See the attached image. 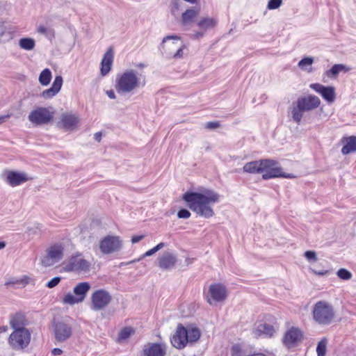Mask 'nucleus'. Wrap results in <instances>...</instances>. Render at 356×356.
Masks as SVG:
<instances>
[{
    "label": "nucleus",
    "mask_w": 356,
    "mask_h": 356,
    "mask_svg": "<svg viewBox=\"0 0 356 356\" xmlns=\"http://www.w3.org/2000/svg\"><path fill=\"white\" fill-rule=\"evenodd\" d=\"M219 199L220 195L213 191H207L204 193L186 192L183 195V200L187 202L188 207L197 214L206 218L214 215L210 205L218 202Z\"/></svg>",
    "instance_id": "f257e3e1"
},
{
    "label": "nucleus",
    "mask_w": 356,
    "mask_h": 356,
    "mask_svg": "<svg viewBox=\"0 0 356 356\" xmlns=\"http://www.w3.org/2000/svg\"><path fill=\"white\" fill-rule=\"evenodd\" d=\"M277 162L272 159H261L245 163L243 170L247 173H263L262 178L268 179L275 177L293 178L295 176L291 174L282 172V168L277 167Z\"/></svg>",
    "instance_id": "f03ea898"
},
{
    "label": "nucleus",
    "mask_w": 356,
    "mask_h": 356,
    "mask_svg": "<svg viewBox=\"0 0 356 356\" xmlns=\"http://www.w3.org/2000/svg\"><path fill=\"white\" fill-rule=\"evenodd\" d=\"M140 78L136 71L127 70L117 75L115 88L119 94L131 93L140 87Z\"/></svg>",
    "instance_id": "7ed1b4c3"
},
{
    "label": "nucleus",
    "mask_w": 356,
    "mask_h": 356,
    "mask_svg": "<svg viewBox=\"0 0 356 356\" xmlns=\"http://www.w3.org/2000/svg\"><path fill=\"white\" fill-rule=\"evenodd\" d=\"M312 316L316 323L322 325H330L335 318L334 307L325 300H319L313 307Z\"/></svg>",
    "instance_id": "20e7f679"
},
{
    "label": "nucleus",
    "mask_w": 356,
    "mask_h": 356,
    "mask_svg": "<svg viewBox=\"0 0 356 356\" xmlns=\"http://www.w3.org/2000/svg\"><path fill=\"white\" fill-rule=\"evenodd\" d=\"M54 116V111L51 108L38 107L29 113L28 119L33 125L40 126L48 124Z\"/></svg>",
    "instance_id": "39448f33"
},
{
    "label": "nucleus",
    "mask_w": 356,
    "mask_h": 356,
    "mask_svg": "<svg viewBox=\"0 0 356 356\" xmlns=\"http://www.w3.org/2000/svg\"><path fill=\"white\" fill-rule=\"evenodd\" d=\"M52 326L55 340L58 343L66 341L72 335V326L66 321H54Z\"/></svg>",
    "instance_id": "423d86ee"
},
{
    "label": "nucleus",
    "mask_w": 356,
    "mask_h": 356,
    "mask_svg": "<svg viewBox=\"0 0 356 356\" xmlns=\"http://www.w3.org/2000/svg\"><path fill=\"white\" fill-rule=\"evenodd\" d=\"M31 341V333L28 329H17L10 335L9 343L17 350L23 349L28 346Z\"/></svg>",
    "instance_id": "0eeeda50"
},
{
    "label": "nucleus",
    "mask_w": 356,
    "mask_h": 356,
    "mask_svg": "<svg viewBox=\"0 0 356 356\" xmlns=\"http://www.w3.org/2000/svg\"><path fill=\"white\" fill-rule=\"evenodd\" d=\"M91 309L94 311H100L105 309L111 302V293L105 289L95 291L90 297Z\"/></svg>",
    "instance_id": "6e6552de"
},
{
    "label": "nucleus",
    "mask_w": 356,
    "mask_h": 356,
    "mask_svg": "<svg viewBox=\"0 0 356 356\" xmlns=\"http://www.w3.org/2000/svg\"><path fill=\"white\" fill-rule=\"evenodd\" d=\"M90 268L91 262L85 259L80 254L72 257L66 266L67 270L78 273H88L90 270Z\"/></svg>",
    "instance_id": "1a4fd4ad"
},
{
    "label": "nucleus",
    "mask_w": 356,
    "mask_h": 356,
    "mask_svg": "<svg viewBox=\"0 0 356 356\" xmlns=\"http://www.w3.org/2000/svg\"><path fill=\"white\" fill-rule=\"evenodd\" d=\"M227 298V290L225 286L220 284L210 285L206 298L209 305L222 302Z\"/></svg>",
    "instance_id": "9d476101"
},
{
    "label": "nucleus",
    "mask_w": 356,
    "mask_h": 356,
    "mask_svg": "<svg viewBox=\"0 0 356 356\" xmlns=\"http://www.w3.org/2000/svg\"><path fill=\"white\" fill-rule=\"evenodd\" d=\"M63 256V248L61 245L56 244L51 246L46 256L42 259V264L44 266H51L59 261Z\"/></svg>",
    "instance_id": "9b49d317"
},
{
    "label": "nucleus",
    "mask_w": 356,
    "mask_h": 356,
    "mask_svg": "<svg viewBox=\"0 0 356 356\" xmlns=\"http://www.w3.org/2000/svg\"><path fill=\"white\" fill-rule=\"evenodd\" d=\"M121 248V242L118 237L107 236L99 243V249L104 254H111L118 251Z\"/></svg>",
    "instance_id": "f8f14e48"
},
{
    "label": "nucleus",
    "mask_w": 356,
    "mask_h": 356,
    "mask_svg": "<svg viewBox=\"0 0 356 356\" xmlns=\"http://www.w3.org/2000/svg\"><path fill=\"white\" fill-rule=\"evenodd\" d=\"M177 262V256L170 251H165L157 258L158 266L163 270L173 269Z\"/></svg>",
    "instance_id": "ddd939ff"
},
{
    "label": "nucleus",
    "mask_w": 356,
    "mask_h": 356,
    "mask_svg": "<svg viewBox=\"0 0 356 356\" xmlns=\"http://www.w3.org/2000/svg\"><path fill=\"white\" fill-rule=\"evenodd\" d=\"M5 181L11 186H19L30 179L27 174L23 172L6 170L3 172Z\"/></svg>",
    "instance_id": "4468645a"
},
{
    "label": "nucleus",
    "mask_w": 356,
    "mask_h": 356,
    "mask_svg": "<svg viewBox=\"0 0 356 356\" xmlns=\"http://www.w3.org/2000/svg\"><path fill=\"white\" fill-rule=\"evenodd\" d=\"M309 87L320 94L328 104H331L334 101L336 95L334 87L325 86L320 83H312Z\"/></svg>",
    "instance_id": "2eb2a0df"
},
{
    "label": "nucleus",
    "mask_w": 356,
    "mask_h": 356,
    "mask_svg": "<svg viewBox=\"0 0 356 356\" xmlns=\"http://www.w3.org/2000/svg\"><path fill=\"white\" fill-rule=\"evenodd\" d=\"M79 123V118L76 115L70 113H63L60 120L57 122V127L65 130H74Z\"/></svg>",
    "instance_id": "dca6fc26"
},
{
    "label": "nucleus",
    "mask_w": 356,
    "mask_h": 356,
    "mask_svg": "<svg viewBox=\"0 0 356 356\" xmlns=\"http://www.w3.org/2000/svg\"><path fill=\"white\" fill-rule=\"evenodd\" d=\"M297 103L299 104L300 108L306 112L318 107L321 104V100L316 96L308 95L307 97L298 98Z\"/></svg>",
    "instance_id": "f3484780"
},
{
    "label": "nucleus",
    "mask_w": 356,
    "mask_h": 356,
    "mask_svg": "<svg viewBox=\"0 0 356 356\" xmlns=\"http://www.w3.org/2000/svg\"><path fill=\"white\" fill-rule=\"evenodd\" d=\"M170 341L172 345L176 348H184L188 344L185 327L181 325H179Z\"/></svg>",
    "instance_id": "a211bd4d"
},
{
    "label": "nucleus",
    "mask_w": 356,
    "mask_h": 356,
    "mask_svg": "<svg viewBox=\"0 0 356 356\" xmlns=\"http://www.w3.org/2000/svg\"><path fill=\"white\" fill-rule=\"evenodd\" d=\"M274 333L275 329L273 326L265 323H260L255 325L254 327L252 329V334L256 338L262 336L271 337L273 336Z\"/></svg>",
    "instance_id": "6ab92c4d"
},
{
    "label": "nucleus",
    "mask_w": 356,
    "mask_h": 356,
    "mask_svg": "<svg viewBox=\"0 0 356 356\" xmlns=\"http://www.w3.org/2000/svg\"><path fill=\"white\" fill-rule=\"evenodd\" d=\"M113 50L110 47L104 54L101 62L100 73L102 76L107 75L111 71L113 61Z\"/></svg>",
    "instance_id": "aec40b11"
},
{
    "label": "nucleus",
    "mask_w": 356,
    "mask_h": 356,
    "mask_svg": "<svg viewBox=\"0 0 356 356\" xmlns=\"http://www.w3.org/2000/svg\"><path fill=\"white\" fill-rule=\"evenodd\" d=\"M143 356H165V347L160 343H148L143 348Z\"/></svg>",
    "instance_id": "412c9836"
},
{
    "label": "nucleus",
    "mask_w": 356,
    "mask_h": 356,
    "mask_svg": "<svg viewBox=\"0 0 356 356\" xmlns=\"http://www.w3.org/2000/svg\"><path fill=\"white\" fill-rule=\"evenodd\" d=\"M302 334L299 328L292 327L285 334L283 342L287 346L296 343V342L301 340Z\"/></svg>",
    "instance_id": "4be33fe9"
},
{
    "label": "nucleus",
    "mask_w": 356,
    "mask_h": 356,
    "mask_svg": "<svg viewBox=\"0 0 356 356\" xmlns=\"http://www.w3.org/2000/svg\"><path fill=\"white\" fill-rule=\"evenodd\" d=\"M200 8L194 7L187 9L181 15V23L184 26H188L195 22L196 18L200 15Z\"/></svg>",
    "instance_id": "5701e85b"
},
{
    "label": "nucleus",
    "mask_w": 356,
    "mask_h": 356,
    "mask_svg": "<svg viewBox=\"0 0 356 356\" xmlns=\"http://www.w3.org/2000/svg\"><path fill=\"white\" fill-rule=\"evenodd\" d=\"M27 324L26 316L24 314L19 312L10 316V325L14 330L17 329H26L25 326Z\"/></svg>",
    "instance_id": "b1692460"
},
{
    "label": "nucleus",
    "mask_w": 356,
    "mask_h": 356,
    "mask_svg": "<svg viewBox=\"0 0 356 356\" xmlns=\"http://www.w3.org/2000/svg\"><path fill=\"white\" fill-rule=\"evenodd\" d=\"M90 288L91 285L89 282H80L74 287L73 292L82 302L85 300L86 295L90 291Z\"/></svg>",
    "instance_id": "393cba45"
},
{
    "label": "nucleus",
    "mask_w": 356,
    "mask_h": 356,
    "mask_svg": "<svg viewBox=\"0 0 356 356\" xmlns=\"http://www.w3.org/2000/svg\"><path fill=\"white\" fill-rule=\"evenodd\" d=\"M180 38L177 35H168L163 39L161 47L165 52L166 47H170V49L175 52L177 46L180 44Z\"/></svg>",
    "instance_id": "a878e982"
},
{
    "label": "nucleus",
    "mask_w": 356,
    "mask_h": 356,
    "mask_svg": "<svg viewBox=\"0 0 356 356\" xmlns=\"http://www.w3.org/2000/svg\"><path fill=\"white\" fill-rule=\"evenodd\" d=\"M343 143H346L341 149V153L344 155L356 152V136H352L343 138Z\"/></svg>",
    "instance_id": "bb28decb"
},
{
    "label": "nucleus",
    "mask_w": 356,
    "mask_h": 356,
    "mask_svg": "<svg viewBox=\"0 0 356 356\" xmlns=\"http://www.w3.org/2000/svg\"><path fill=\"white\" fill-rule=\"evenodd\" d=\"M217 21L213 17H205L201 18L197 23V26L204 31L216 26Z\"/></svg>",
    "instance_id": "cd10ccee"
},
{
    "label": "nucleus",
    "mask_w": 356,
    "mask_h": 356,
    "mask_svg": "<svg viewBox=\"0 0 356 356\" xmlns=\"http://www.w3.org/2000/svg\"><path fill=\"white\" fill-rule=\"evenodd\" d=\"M188 343H193L198 341L200 337V331L198 328L194 327H188L185 328Z\"/></svg>",
    "instance_id": "c85d7f7f"
},
{
    "label": "nucleus",
    "mask_w": 356,
    "mask_h": 356,
    "mask_svg": "<svg viewBox=\"0 0 356 356\" xmlns=\"http://www.w3.org/2000/svg\"><path fill=\"white\" fill-rule=\"evenodd\" d=\"M350 70V68L346 65L343 64H335L334 65L330 70L325 72V74L329 78H335L340 72L345 71L348 72Z\"/></svg>",
    "instance_id": "c756f323"
},
{
    "label": "nucleus",
    "mask_w": 356,
    "mask_h": 356,
    "mask_svg": "<svg viewBox=\"0 0 356 356\" xmlns=\"http://www.w3.org/2000/svg\"><path fill=\"white\" fill-rule=\"evenodd\" d=\"M185 48V45L181 42L179 46H177V50L175 52H173L172 49H170V47H166L165 54L168 56L172 57L175 59H179L183 58L184 56V49Z\"/></svg>",
    "instance_id": "7c9ffc66"
},
{
    "label": "nucleus",
    "mask_w": 356,
    "mask_h": 356,
    "mask_svg": "<svg viewBox=\"0 0 356 356\" xmlns=\"http://www.w3.org/2000/svg\"><path fill=\"white\" fill-rule=\"evenodd\" d=\"M19 45L21 49L31 51L33 50L35 46V42L33 38H24L19 40Z\"/></svg>",
    "instance_id": "2f4dec72"
},
{
    "label": "nucleus",
    "mask_w": 356,
    "mask_h": 356,
    "mask_svg": "<svg viewBox=\"0 0 356 356\" xmlns=\"http://www.w3.org/2000/svg\"><path fill=\"white\" fill-rule=\"evenodd\" d=\"M29 281V277L27 276H23L21 278H10L8 280L6 283V286H10V285H19L22 286H25Z\"/></svg>",
    "instance_id": "473e14b6"
},
{
    "label": "nucleus",
    "mask_w": 356,
    "mask_h": 356,
    "mask_svg": "<svg viewBox=\"0 0 356 356\" xmlns=\"http://www.w3.org/2000/svg\"><path fill=\"white\" fill-rule=\"evenodd\" d=\"M51 72L46 68L42 70L39 76V82L42 86H47L51 79Z\"/></svg>",
    "instance_id": "72a5a7b5"
},
{
    "label": "nucleus",
    "mask_w": 356,
    "mask_h": 356,
    "mask_svg": "<svg viewBox=\"0 0 356 356\" xmlns=\"http://www.w3.org/2000/svg\"><path fill=\"white\" fill-rule=\"evenodd\" d=\"M304 112V110H302L300 108L299 104L297 103V105L296 106H293L291 110L293 120L297 123H300L302 118Z\"/></svg>",
    "instance_id": "f704fd0d"
},
{
    "label": "nucleus",
    "mask_w": 356,
    "mask_h": 356,
    "mask_svg": "<svg viewBox=\"0 0 356 356\" xmlns=\"http://www.w3.org/2000/svg\"><path fill=\"white\" fill-rule=\"evenodd\" d=\"M327 339L323 337L316 347L317 356H325L327 350Z\"/></svg>",
    "instance_id": "c9c22d12"
},
{
    "label": "nucleus",
    "mask_w": 356,
    "mask_h": 356,
    "mask_svg": "<svg viewBox=\"0 0 356 356\" xmlns=\"http://www.w3.org/2000/svg\"><path fill=\"white\" fill-rule=\"evenodd\" d=\"M134 333V330L130 327H126L120 330L118 334V340L124 341L127 339Z\"/></svg>",
    "instance_id": "e433bc0d"
},
{
    "label": "nucleus",
    "mask_w": 356,
    "mask_h": 356,
    "mask_svg": "<svg viewBox=\"0 0 356 356\" xmlns=\"http://www.w3.org/2000/svg\"><path fill=\"white\" fill-rule=\"evenodd\" d=\"M314 63V59L312 57H306L300 60L298 63V67L303 70L309 72L310 70L307 67H311Z\"/></svg>",
    "instance_id": "4c0bfd02"
},
{
    "label": "nucleus",
    "mask_w": 356,
    "mask_h": 356,
    "mask_svg": "<svg viewBox=\"0 0 356 356\" xmlns=\"http://www.w3.org/2000/svg\"><path fill=\"white\" fill-rule=\"evenodd\" d=\"M63 302L64 303H65V304H68V305H70L81 302L79 300V298H77L76 296L72 295L70 293H67L64 296V298L63 299Z\"/></svg>",
    "instance_id": "58836bf2"
},
{
    "label": "nucleus",
    "mask_w": 356,
    "mask_h": 356,
    "mask_svg": "<svg viewBox=\"0 0 356 356\" xmlns=\"http://www.w3.org/2000/svg\"><path fill=\"white\" fill-rule=\"evenodd\" d=\"M337 276L343 280H349L352 278V273L345 268H340L337 272Z\"/></svg>",
    "instance_id": "ea45409f"
},
{
    "label": "nucleus",
    "mask_w": 356,
    "mask_h": 356,
    "mask_svg": "<svg viewBox=\"0 0 356 356\" xmlns=\"http://www.w3.org/2000/svg\"><path fill=\"white\" fill-rule=\"evenodd\" d=\"M63 85V78L61 76H56L52 83L51 88L58 92Z\"/></svg>",
    "instance_id": "a19ab883"
},
{
    "label": "nucleus",
    "mask_w": 356,
    "mask_h": 356,
    "mask_svg": "<svg viewBox=\"0 0 356 356\" xmlns=\"http://www.w3.org/2000/svg\"><path fill=\"white\" fill-rule=\"evenodd\" d=\"M282 3V0H269L267 8L269 10L278 8Z\"/></svg>",
    "instance_id": "79ce46f5"
},
{
    "label": "nucleus",
    "mask_w": 356,
    "mask_h": 356,
    "mask_svg": "<svg viewBox=\"0 0 356 356\" xmlns=\"http://www.w3.org/2000/svg\"><path fill=\"white\" fill-rule=\"evenodd\" d=\"M58 92L56 91V90H54V88H52L51 87L47 90H44L41 95L42 97L45 98V99H49V98H51L54 96H55Z\"/></svg>",
    "instance_id": "37998d69"
},
{
    "label": "nucleus",
    "mask_w": 356,
    "mask_h": 356,
    "mask_svg": "<svg viewBox=\"0 0 356 356\" xmlns=\"http://www.w3.org/2000/svg\"><path fill=\"white\" fill-rule=\"evenodd\" d=\"M305 257L308 261H316L317 257L314 251L308 250L305 252Z\"/></svg>",
    "instance_id": "c03bdc74"
},
{
    "label": "nucleus",
    "mask_w": 356,
    "mask_h": 356,
    "mask_svg": "<svg viewBox=\"0 0 356 356\" xmlns=\"http://www.w3.org/2000/svg\"><path fill=\"white\" fill-rule=\"evenodd\" d=\"M61 278L60 277H55L48 282L46 284L47 287L51 289L58 284L60 282Z\"/></svg>",
    "instance_id": "a18cd8bd"
},
{
    "label": "nucleus",
    "mask_w": 356,
    "mask_h": 356,
    "mask_svg": "<svg viewBox=\"0 0 356 356\" xmlns=\"http://www.w3.org/2000/svg\"><path fill=\"white\" fill-rule=\"evenodd\" d=\"M177 216L179 218H188L191 216V213L187 209H182L178 211Z\"/></svg>",
    "instance_id": "49530a36"
},
{
    "label": "nucleus",
    "mask_w": 356,
    "mask_h": 356,
    "mask_svg": "<svg viewBox=\"0 0 356 356\" xmlns=\"http://www.w3.org/2000/svg\"><path fill=\"white\" fill-rule=\"evenodd\" d=\"M154 254H155V253H154V250L152 248V249L149 250L148 251H147L145 253H144L140 258H138L137 259H134L133 261H131L128 264H132V263H134L136 261H139L142 259H143L145 257H150V256L153 255Z\"/></svg>",
    "instance_id": "de8ad7c7"
},
{
    "label": "nucleus",
    "mask_w": 356,
    "mask_h": 356,
    "mask_svg": "<svg viewBox=\"0 0 356 356\" xmlns=\"http://www.w3.org/2000/svg\"><path fill=\"white\" fill-rule=\"evenodd\" d=\"M220 127V123L218 122H207L205 125V128L208 129H214L218 128Z\"/></svg>",
    "instance_id": "09e8293b"
},
{
    "label": "nucleus",
    "mask_w": 356,
    "mask_h": 356,
    "mask_svg": "<svg viewBox=\"0 0 356 356\" xmlns=\"http://www.w3.org/2000/svg\"><path fill=\"white\" fill-rule=\"evenodd\" d=\"M232 356H241V349L238 346H234L232 349Z\"/></svg>",
    "instance_id": "8fccbe9b"
},
{
    "label": "nucleus",
    "mask_w": 356,
    "mask_h": 356,
    "mask_svg": "<svg viewBox=\"0 0 356 356\" xmlns=\"http://www.w3.org/2000/svg\"><path fill=\"white\" fill-rule=\"evenodd\" d=\"M204 33H205V31H204L203 30H201L200 31H197V32L195 33L194 34H193L191 35V38L195 40H198L204 35Z\"/></svg>",
    "instance_id": "3c124183"
},
{
    "label": "nucleus",
    "mask_w": 356,
    "mask_h": 356,
    "mask_svg": "<svg viewBox=\"0 0 356 356\" xmlns=\"http://www.w3.org/2000/svg\"><path fill=\"white\" fill-rule=\"evenodd\" d=\"M49 31L50 30L44 26H40L38 29V32L44 35H47Z\"/></svg>",
    "instance_id": "603ef678"
},
{
    "label": "nucleus",
    "mask_w": 356,
    "mask_h": 356,
    "mask_svg": "<svg viewBox=\"0 0 356 356\" xmlns=\"http://www.w3.org/2000/svg\"><path fill=\"white\" fill-rule=\"evenodd\" d=\"M145 237L144 235H139V236H134L131 238V242L132 243H136L140 241L142 239H143Z\"/></svg>",
    "instance_id": "864d4df0"
},
{
    "label": "nucleus",
    "mask_w": 356,
    "mask_h": 356,
    "mask_svg": "<svg viewBox=\"0 0 356 356\" xmlns=\"http://www.w3.org/2000/svg\"><path fill=\"white\" fill-rule=\"evenodd\" d=\"M106 95H108V97L110 98V99H115L116 98V96H115V92L113 90H106Z\"/></svg>",
    "instance_id": "5fc2aeb1"
},
{
    "label": "nucleus",
    "mask_w": 356,
    "mask_h": 356,
    "mask_svg": "<svg viewBox=\"0 0 356 356\" xmlns=\"http://www.w3.org/2000/svg\"><path fill=\"white\" fill-rule=\"evenodd\" d=\"M10 116H11V115H10V114L1 115L0 116V124H2L3 122H6L8 119H9L10 118Z\"/></svg>",
    "instance_id": "6e6d98bb"
},
{
    "label": "nucleus",
    "mask_w": 356,
    "mask_h": 356,
    "mask_svg": "<svg viewBox=\"0 0 356 356\" xmlns=\"http://www.w3.org/2000/svg\"><path fill=\"white\" fill-rule=\"evenodd\" d=\"M51 353L54 355H60L63 353V350L60 348H56L51 350Z\"/></svg>",
    "instance_id": "4d7b16f0"
},
{
    "label": "nucleus",
    "mask_w": 356,
    "mask_h": 356,
    "mask_svg": "<svg viewBox=\"0 0 356 356\" xmlns=\"http://www.w3.org/2000/svg\"><path fill=\"white\" fill-rule=\"evenodd\" d=\"M94 138L97 141L99 142L102 138V133L101 132L95 133L94 135Z\"/></svg>",
    "instance_id": "13d9d810"
},
{
    "label": "nucleus",
    "mask_w": 356,
    "mask_h": 356,
    "mask_svg": "<svg viewBox=\"0 0 356 356\" xmlns=\"http://www.w3.org/2000/svg\"><path fill=\"white\" fill-rule=\"evenodd\" d=\"M313 272L314 273V274L316 275H324L327 273V271H316V270H313Z\"/></svg>",
    "instance_id": "bf43d9fd"
},
{
    "label": "nucleus",
    "mask_w": 356,
    "mask_h": 356,
    "mask_svg": "<svg viewBox=\"0 0 356 356\" xmlns=\"http://www.w3.org/2000/svg\"><path fill=\"white\" fill-rule=\"evenodd\" d=\"M178 10V7L177 5H175L172 8V13L173 15H177V11Z\"/></svg>",
    "instance_id": "052dcab7"
},
{
    "label": "nucleus",
    "mask_w": 356,
    "mask_h": 356,
    "mask_svg": "<svg viewBox=\"0 0 356 356\" xmlns=\"http://www.w3.org/2000/svg\"><path fill=\"white\" fill-rule=\"evenodd\" d=\"M165 246V244L164 243H159L156 247L158 248L159 250H161Z\"/></svg>",
    "instance_id": "680f3d73"
},
{
    "label": "nucleus",
    "mask_w": 356,
    "mask_h": 356,
    "mask_svg": "<svg viewBox=\"0 0 356 356\" xmlns=\"http://www.w3.org/2000/svg\"><path fill=\"white\" fill-rule=\"evenodd\" d=\"M6 246V243L4 242H0V250L4 248Z\"/></svg>",
    "instance_id": "e2e57ef3"
},
{
    "label": "nucleus",
    "mask_w": 356,
    "mask_h": 356,
    "mask_svg": "<svg viewBox=\"0 0 356 356\" xmlns=\"http://www.w3.org/2000/svg\"><path fill=\"white\" fill-rule=\"evenodd\" d=\"M152 250H154V253L157 252L159 251V249L158 248L156 247V245L155 247H154L152 248Z\"/></svg>",
    "instance_id": "0e129e2a"
},
{
    "label": "nucleus",
    "mask_w": 356,
    "mask_h": 356,
    "mask_svg": "<svg viewBox=\"0 0 356 356\" xmlns=\"http://www.w3.org/2000/svg\"><path fill=\"white\" fill-rule=\"evenodd\" d=\"M210 149H211V147H210V146L209 145L205 148L206 151H209Z\"/></svg>",
    "instance_id": "69168bd1"
}]
</instances>
